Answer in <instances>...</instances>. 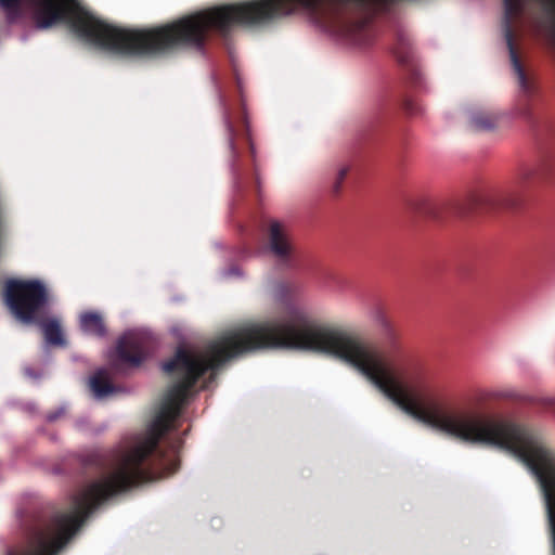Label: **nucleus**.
Listing matches in <instances>:
<instances>
[{
	"mask_svg": "<svg viewBox=\"0 0 555 555\" xmlns=\"http://www.w3.org/2000/svg\"><path fill=\"white\" fill-rule=\"evenodd\" d=\"M23 2L31 7V20L37 29L67 23L83 41L124 55L157 56L182 47L199 50L209 31L225 36L231 30V4L151 29H129L96 18L81 8L78 0H0V9L10 24L24 17Z\"/></svg>",
	"mask_w": 555,
	"mask_h": 555,
	"instance_id": "obj_1",
	"label": "nucleus"
},
{
	"mask_svg": "<svg viewBox=\"0 0 555 555\" xmlns=\"http://www.w3.org/2000/svg\"><path fill=\"white\" fill-rule=\"evenodd\" d=\"M521 203L520 195L514 191L481 190L452 203L423 197L414 203V210L425 217L441 220L448 212L467 218L514 211L520 208Z\"/></svg>",
	"mask_w": 555,
	"mask_h": 555,
	"instance_id": "obj_2",
	"label": "nucleus"
},
{
	"mask_svg": "<svg viewBox=\"0 0 555 555\" xmlns=\"http://www.w3.org/2000/svg\"><path fill=\"white\" fill-rule=\"evenodd\" d=\"M4 300L17 320L31 324L47 306L49 294L39 280L10 279L4 284Z\"/></svg>",
	"mask_w": 555,
	"mask_h": 555,
	"instance_id": "obj_3",
	"label": "nucleus"
},
{
	"mask_svg": "<svg viewBox=\"0 0 555 555\" xmlns=\"http://www.w3.org/2000/svg\"><path fill=\"white\" fill-rule=\"evenodd\" d=\"M237 88L240 93H242V82L240 78H237ZM223 122L228 146L233 162H236L242 151L246 149L255 171L260 170L261 168L258 164L253 130L243 94H241V103L237 109L224 107Z\"/></svg>",
	"mask_w": 555,
	"mask_h": 555,
	"instance_id": "obj_4",
	"label": "nucleus"
},
{
	"mask_svg": "<svg viewBox=\"0 0 555 555\" xmlns=\"http://www.w3.org/2000/svg\"><path fill=\"white\" fill-rule=\"evenodd\" d=\"M266 247L279 266L283 268H292L294 266L295 248L287 228L281 222H270Z\"/></svg>",
	"mask_w": 555,
	"mask_h": 555,
	"instance_id": "obj_5",
	"label": "nucleus"
},
{
	"mask_svg": "<svg viewBox=\"0 0 555 555\" xmlns=\"http://www.w3.org/2000/svg\"><path fill=\"white\" fill-rule=\"evenodd\" d=\"M153 349L152 337L143 332H129L119 338L116 347L118 359L131 366H139Z\"/></svg>",
	"mask_w": 555,
	"mask_h": 555,
	"instance_id": "obj_6",
	"label": "nucleus"
},
{
	"mask_svg": "<svg viewBox=\"0 0 555 555\" xmlns=\"http://www.w3.org/2000/svg\"><path fill=\"white\" fill-rule=\"evenodd\" d=\"M79 325L83 333L95 337H104L106 325L103 317L94 311H86L80 314Z\"/></svg>",
	"mask_w": 555,
	"mask_h": 555,
	"instance_id": "obj_7",
	"label": "nucleus"
},
{
	"mask_svg": "<svg viewBox=\"0 0 555 555\" xmlns=\"http://www.w3.org/2000/svg\"><path fill=\"white\" fill-rule=\"evenodd\" d=\"M33 324H38L41 327L44 339L47 340L48 344L53 346L65 345V338L63 336V332L57 320H40L39 318H37V322H34Z\"/></svg>",
	"mask_w": 555,
	"mask_h": 555,
	"instance_id": "obj_8",
	"label": "nucleus"
},
{
	"mask_svg": "<svg viewBox=\"0 0 555 555\" xmlns=\"http://www.w3.org/2000/svg\"><path fill=\"white\" fill-rule=\"evenodd\" d=\"M90 387L96 398L107 397L116 391V387L105 370H99L90 379Z\"/></svg>",
	"mask_w": 555,
	"mask_h": 555,
	"instance_id": "obj_9",
	"label": "nucleus"
},
{
	"mask_svg": "<svg viewBox=\"0 0 555 555\" xmlns=\"http://www.w3.org/2000/svg\"><path fill=\"white\" fill-rule=\"evenodd\" d=\"M496 124L498 115L492 112L477 111L470 115V125L475 130H492Z\"/></svg>",
	"mask_w": 555,
	"mask_h": 555,
	"instance_id": "obj_10",
	"label": "nucleus"
},
{
	"mask_svg": "<svg viewBox=\"0 0 555 555\" xmlns=\"http://www.w3.org/2000/svg\"><path fill=\"white\" fill-rule=\"evenodd\" d=\"M296 292V285L291 282H281L274 286V297L282 301L286 302Z\"/></svg>",
	"mask_w": 555,
	"mask_h": 555,
	"instance_id": "obj_11",
	"label": "nucleus"
},
{
	"mask_svg": "<svg viewBox=\"0 0 555 555\" xmlns=\"http://www.w3.org/2000/svg\"><path fill=\"white\" fill-rule=\"evenodd\" d=\"M395 54H396V57L397 60L403 64V65H406V66H411L410 70H411V79L413 81V83H416L420 79V73L416 68H414L412 65H411V55L408 51L405 50H401V49H396L395 51Z\"/></svg>",
	"mask_w": 555,
	"mask_h": 555,
	"instance_id": "obj_12",
	"label": "nucleus"
},
{
	"mask_svg": "<svg viewBox=\"0 0 555 555\" xmlns=\"http://www.w3.org/2000/svg\"><path fill=\"white\" fill-rule=\"evenodd\" d=\"M359 169H360V159L356 156H352L351 158L339 163V167H338L336 173L345 175V173H349L350 171L359 170Z\"/></svg>",
	"mask_w": 555,
	"mask_h": 555,
	"instance_id": "obj_13",
	"label": "nucleus"
},
{
	"mask_svg": "<svg viewBox=\"0 0 555 555\" xmlns=\"http://www.w3.org/2000/svg\"><path fill=\"white\" fill-rule=\"evenodd\" d=\"M346 176H336L331 185V192L333 195H338L341 192L345 183Z\"/></svg>",
	"mask_w": 555,
	"mask_h": 555,
	"instance_id": "obj_14",
	"label": "nucleus"
},
{
	"mask_svg": "<svg viewBox=\"0 0 555 555\" xmlns=\"http://www.w3.org/2000/svg\"><path fill=\"white\" fill-rule=\"evenodd\" d=\"M403 108L409 115H416L421 112L418 105L411 99L404 100Z\"/></svg>",
	"mask_w": 555,
	"mask_h": 555,
	"instance_id": "obj_15",
	"label": "nucleus"
},
{
	"mask_svg": "<svg viewBox=\"0 0 555 555\" xmlns=\"http://www.w3.org/2000/svg\"><path fill=\"white\" fill-rule=\"evenodd\" d=\"M65 414V408H59L56 411L49 412L47 414V420L49 422H55L56 420L61 418Z\"/></svg>",
	"mask_w": 555,
	"mask_h": 555,
	"instance_id": "obj_16",
	"label": "nucleus"
}]
</instances>
